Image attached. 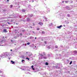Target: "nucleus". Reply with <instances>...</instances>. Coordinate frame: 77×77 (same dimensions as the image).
I'll use <instances>...</instances> for the list:
<instances>
[{
  "instance_id": "nucleus-42",
  "label": "nucleus",
  "mask_w": 77,
  "mask_h": 77,
  "mask_svg": "<svg viewBox=\"0 0 77 77\" xmlns=\"http://www.w3.org/2000/svg\"><path fill=\"white\" fill-rule=\"evenodd\" d=\"M33 45V44L32 45Z\"/></svg>"
},
{
  "instance_id": "nucleus-41",
  "label": "nucleus",
  "mask_w": 77,
  "mask_h": 77,
  "mask_svg": "<svg viewBox=\"0 0 77 77\" xmlns=\"http://www.w3.org/2000/svg\"><path fill=\"white\" fill-rule=\"evenodd\" d=\"M24 45V44H23V45Z\"/></svg>"
},
{
  "instance_id": "nucleus-20",
  "label": "nucleus",
  "mask_w": 77,
  "mask_h": 77,
  "mask_svg": "<svg viewBox=\"0 0 77 77\" xmlns=\"http://www.w3.org/2000/svg\"><path fill=\"white\" fill-rule=\"evenodd\" d=\"M27 21H30V19H29V18H28L27 19Z\"/></svg>"
},
{
  "instance_id": "nucleus-31",
  "label": "nucleus",
  "mask_w": 77,
  "mask_h": 77,
  "mask_svg": "<svg viewBox=\"0 0 77 77\" xmlns=\"http://www.w3.org/2000/svg\"><path fill=\"white\" fill-rule=\"evenodd\" d=\"M53 26V23H51L50 26Z\"/></svg>"
},
{
  "instance_id": "nucleus-14",
  "label": "nucleus",
  "mask_w": 77,
  "mask_h": 77,
  "mask_svg": "<svg viewBox=\"0 0 77 77\" xmlns=\"http://www.w3.org/2000/svg\"><path fill=\"white\" fill-rule=\"evenodd\" d=\"M25 61V60H22V62H23V63H24V61Z\"/></svg>"
},
{
  "instance_id": "nucleus-15",
  "label": "nucleus",
  "mask_w": 77,
  "mask_h": 77,
  "mask_svg": "<svg viewBox=\"0 0 77 77\" xmlns=\"http://www.w3.org/2000/svg\"><path fill=\"white\" fill-rule=\"evenodd\" d=\"M58 48V46L57 45L55 46V48Z\"/></svg>"
},
{
  "instance_id": "nucleus-17",
  "label": "nucleus",
  "mask_w": 77,
  "mask_h": 77,
  "mask_svg": "<svg viewBox=\"0 0 77 77\" xmlns=\"http://www.w3.org/2000/svg\"><path fill=\"white\" fill-rule=\"evenodd\" d=\"M29 15L30 16V17H33V15L32 14Z\"/></svg>"
},
{
  "instance_id": "nucleus-26",
  "label": "nucleus",
  "mask_w": 77,
  "mask_h": 77,
  "mask_svg": "<svg viewBox=\"0 0 77 77\" xmlns=\"http://www.w3.org/2000/svg\"><path fill=\"white\" fill-rule=\"evenodd\" d=\"M72 61H70V63H69V64L70 65H71V64L72 63Z\"/></svg>"
},
{
  "instance_id": "nucleus-1",
  "label": "nucleus",
  "mask_w": 77,
  "mask_h": 77,
  "mask_svg": "<svg viewBox=\"0 0 77 77\" xmlns=\"http://www.w3.org/2000/svg\"><path fill=\"white\" fill-rule=\"evenodd\" d=\"M9 55H10V52H5L2 54L1 56V57L2 58H4V57H7Z\"/></svg>"
},
{
  "instance_id": "nucleus-24",
  "label": "nucleus",
  "mask_w": 77,
  "mask_h": 77,
  "mask_svg": "<svg viewBox=\"0 0 77 77\" xmlns=\"http://www.w3.org/2000/svg\"><path fill=\"white\" fill-rule=\"evenodd\" d=\"M45 44H47V41H45Z\"/></svg>"
},
{
  "instance_id": "nucleus-25",
  "label": "nucleus",
  "mask_w": 77,
  "mask_h": 77,
  "mask_svg": "<svg viewBox=\"0 0 77 77\" xmlns=\"http://www.w3.org/2000/svg\"><path fill=\"white\" fill-rule=\"evenodd\" d=\"M27 45H30V43L28 42L27 43Z\"/></svg>"
},
{
  "instance_id": "nucleus-40",
  "label": "nucleus",
  "mask_w": 77,
  "mask_h": 77,
  "mask_svg": "<svg viewBox=\"0 0 77 77\" xmlns=\"http://www.w3.org/2000/svg\"><path fill=\"white\" fill-rule=\"evenodd\" d=\"M35 39H36V37H35Z\"/></svg>"
},
{
  "instance_id": "nucleus-38",
  "label": "nucleus",
  "mask_w": 77,
  "mask_h": 77,
  "mask_svg": "<svg viewBox=\"0 0 77 77\" xmlns=\"http://www.w3.org/2000/svg\"><path fill=\"white\" fill-rule=\"evenodd\" d=\"M33 26H35V24H33Z\"/></svg>"
},
{
  "instance_id": "nucleus-7",
  "label": "nucleus",
  "mask_w": 77,
  "mask_h": 77,
  "mask_svg": "<svg viewBox=\"0 0 77 77\" xmlns=\"http://www.w3.org/2000/svg\"><path fill=\"white\" fill-rule=\"evenodd\" d=\"M3 42H4V41H3V40H0V43H1V44L3 43Z\"/></svg>"
},
{
  "instance_id": "nucleus-48",
  "label": "nucleus",
  "mask_w": 77,
  "mask_h": 77,
  "mask_svg": "<svg viewBox=\"0 0 77 77\" xmlns=\"http://www.w3.org/2000/svg\"><path fill=\"white\" fill-rule=\"evenodd\" d=\"M7 1H9V0H7Z\"/></svg>"
},
{
  "instance_id": "nucleus-35",
  "label": "nucleus",
  "mask_w": 77,
  "mask_h": 77,
  "mask_svg": "<svg viewBox=\"0 0 77 77\" xmlns=\"http://www.w3.org/2000/svg\"><path fill=\"white\" fill-rule=\"evenodd\" d=\"M8 24H10V23H9V22H8Z\"/></svg>"
},
{
  "instance_id": "nucleus-50",
  "label": "nucleus",
  "mask_w": 77,
  "mask_h": 77,
  "mask_svg": "<svg viewBox=\"0 0 77 77\" xmlns=\"http://www.w3.org/2000/svg\"><path fill=\"white\" fill-rule=\"evenodd\" d=\"M0 46H1V45H0Z\"/></svg>"
},
{
  "instance_id": "nucleus-28",
  "label": "nucleus",
  "mask_w": 77,
  "mask_h": 77,
  "mask_svg": "<svg viewBox=\"0 0 77 77\" xmlns=\"http://www.w3.org/2000/svg\"><path fill=\"white\" fill-rule=\"evenodd\" d=\"M12 6H13L12 5H11L10 6L11 8H12Z\"/></svg>"
},
{
  "instance_id": "nucleus-21",
  "label": "nucleus",
  "mask_w": 77,
  "mask_h": 77,
  "mask_svg": "<svg viewBox=\"0 0 77 77\" xmlns=\"http://www.w3.org/2000/svg\"><path fill=\"white\" fill-rule=\"evenodd\" d=\"M68 2H69V1H65V3H68Z\"/></svg>"
},
{
  "instance_id": "nucleus-32",
  "label": "nucleus",
  "mask_w": 77,
  "mask_h": 77,
  "mask_svg": "<svg viewBox=\"0 0 77 77\" xmlns=\"http://www.w3.org/2000/svg\"><path fill=\"white\" fill-rule=\"evenodd\" d=\"M37 30H39V28H37Z\"/></svg>"
},
{
  "instance_id": "nucleus-5",
  "label": "nucleus",
  "mask_w": 77,
  "mask_h": 77,
  "mask_svg": "<svg viewBox=\"0 0 77 77\" xmlns=\"http://www.w3.org/2000/svg\"><path fill=\"white\" fill-rule=\"evenodd\" d=\"M62 27V25H60V26H57V28H58V29H60V28H61V27Z\"/></svg>"
},
{
  "instance_id": "nucleus-6",
  "label": "nucleus",
  "mask_w": 77,
  "mask_h": 77,
  "mask_svg": "<svg viewBox=\"0 0 77 77\" xmlns=\"http://www.w3.org/2000/svg\"><path fill=\"white\" fill-rule=\"evenodd\" d=\"M7 30V29H3V32H4V33H6V32H7V31H6Z\"/></svg>"
},
{
  "instance_id": "nucleus-22",
  "label": "nucleus",
  "mask_w": 77,
  "mask_h": 77,
  "mask_svg": "<svg viewBox=\"0 0 77 77\" xmlns=\"http://www.w3.org/2000/svg\"><path fill=\"white\" fill-rule=\"evenodd\" d=\"M66 8L68 9L69 10H70V8H69V7H66Z\"/></svg>"
},
{
  "instance_id": "nucleus-51",
  "label": "nucleus",
  "mask_w": 77,
  "mask_h": 77,
  "mask_svg": "<svg viewBox=\"0 0 77 77\" xmlns=\"http://www.w3.org/2000/svg\"><path fill=\"white\" fill-rule=\"evenodd\" d=\"M9 59H10V58H9Z\"/></svg>"
},
{
  "instance_id": "nucleus-46",
  "label": "nucleus",
  "mask_w": 77,
  "mask_h": 77,
  "mask_svg": "<svg viewBox=\"0 0 77 77\" xmlns=\"http://www.w3.org/2000/svg\"><path fill=\"white\" fill-rule=\"evenodd\" d=\"M4 38V37H3V38Z\"/></svg>"
},
{
  "instance_id": "nucleus-34",
  "label": "nucleus",
  "mask_w": 77,
  "mask_h": 77,
  "mask_svg": "<svg viewBox=\"0 0 77 77\" xmlns=\"http://www.w3.org/2000/svg\"><path fill=\"white\" fill-rule=\"evenodd\" d=\"M27 45V44H25V46H26V45Z\"/></svg>"
},
{
  "instance_id": "nucleus-16",
  "label": "nucleus",
  "mask_w": 77,
  "mask_h": 77,
  "mask_svg": "<svg viewBox=\"0 0 77 77\" xmlns=\"http://www.w3.org/2000/svg\"><path fill=\"white\" fill-rule=\"evenodd\" d=\"M45 65H48V63L46 62L45 63Z\"/></svg>"
},
{
  "instance_id": "nucleus-9",
  "label": "nucleus",
  "mask_w": 77,
  "mask_h": 77,
  "mask_svg": "<svg viewBox=\"0 0 77 77\" xmlns=\"http://www.w3.org/2000/svg\"><path fill=\"white\" fill-rule=\"evenodd\" d=\"M31 68H32L33 70H35V69L34 68H33V66L32 65L31 66Z\"/></svg>"
},
{
  "instance_id": "nucleus-39",
  "label": "nucleus",
  "mask_w": 77,
  "mask_h": 77,
  "mask_svg": "<svg viewBox=\"0 0 77 77\" xmlns=\"http://www.w3.org/2000/svg\"><path fill=\"white\" fill-rule=\"evenodd\" d=\"M68 23H69V22H68L67 23V24H68Z\"/></svg>"
},
{
  "instance_id": "nucleus-52",
  "label": "nucleus",
  "mask_w": 77,
  "mask_h": 77,
  "mask_svg": "<svg viewBox=\"0 0 77 77\" xmlns=\"http://www.w3.org/2000/svg\"><path fill=\"white\" fill-rule=\"evenodd\" d=\"M56 68H57V67H56Z\"/></svg>"
},
{
  "instance_id": "nucleus-49",
  "label": "nucleus",
  "mask_w": 77,
  "mask_h": 77,
  "mask_svg": "<svg viewBox=\"0 0 77 77\" xmlns=\"http://www.w3.org/2000/svg\"><path fill=\"white\" fill-rule=\"evenodd\" d=\"M33 32V33H34V32Z\"/></svg>"
},
{
  "instance_id": "nucleus-37",
  "label": "nucleus",
  "mask_w": 77,
  "mask_h": 77,
  "mask_svg": "<svg viewBox=\"0 0 77 77\" xmlns=\"http://www.w3.org/2000/svg\"><path fill=\"white\" fill-rule=\"evenodd\" d=\"M10 51H12V49H11V50H10Z\"/></svg>"
},
{
  "instance_id": "nucleus-43",
  "label": "nucleus",
  "mask_w": 77,
  "mask_h": 77,
  "mask_svg": "<svg viewBox=\"0 0 77 77\" xmlns=\"http://www.w3.org/2000/svg\"><path fill=\"white\" fill-rule=\"evenodd\" d=\"M51 48L50 47L49 48Z\"/></svg>"
},
{
  "instance_id": "nucleus-29",
  "label": "nucleus",
  "mask_w": 77,
  "mask_h": 77,
  "mask_svg": "<svg viewBox=\"0 0 77 77\" xmlns=\"http://www.w3.org/2000/svg\"><path fill=\"white\" fill-rule=\"evenodd\" d=\"M34 2V1H33V0H32V1H31V2H32V3H33V2Z\"/></svg>"
},
{
  "instance_id": "nucleus-10",
  "label": "nucleus",
  "mask_w": 77,
  "mask_h": 77,
  "mask_svg": "<svg viewBox=\"0 0 77 77\" xmlns=\"http://www.w3.org/2000/svg\"><path fill=\"white\" fill-rule=\"evenodd\" d=\"M67 16L68 17H71V16H70L69 14H67Z\"/></svg>"
},
{
  "instance_id": "nucleus-11",
  "label": "nucleus",
  "mask_w": 77,
  "mask_h": 77,
  "mask_svg": "<svg viewBox=\"0 0 77 77\" xmlns=\"http://www.w3.org/2000/svg\"><path fill=\"white\" fill-rule=\"evenodd\" d=\"M33 38H34L33 37H30V38L31 39H33Z\"/></svg>"
},
{
  "instance_id": "nucleus-18",
  "label": "nucleus",
  "mask_w": 77,
  "mask_h": 77,
  "mask_svg": "<svg viewBox=\"0 0 77 77\" xmlns=\"http://www.w3.org/2000/svg\"><path fill=\"white\" fill-rule=\"evenodd\" d=\"M74 53H77V51H74Z\"/></svg>"
},
{
  "instance_id": "nucleus-44",
  "label": "nucleus",
  "mask_w": 77,
  "mask_h": 77,
  "mask_svg": "<svg viewBox=\"0 0 77 77\" xmlns=\"http://www.w3.org/2000/svg\"><path fill=\"white\" fill-rule=\"evenodd\" d=\"M11 42H12V40H11Z\"/></svg>"
},
{
  "instance_id": "nucleus-23",
  "label": "nucleus",
  "mask_w": 77,
  "mask_h": 77,
  "mask_svg": "<svg viewBox=\"0 0 77 77\" xmlns=\"http://www.w3.org/2000/svg\"><path fill=\"white\" fill-rule=\"evenodd\" d=\"M22 11L23 12H25V11H25V10L23 9V10H22Z\"/></svg>"
},
{
  "instance_id": "nucleus-3",
  "label": "nucleus",
  "mask_w": 77,
  "mask_h": 77,
  "mask_svg": "<svg viewBox=\"0 0 77 77\" xmlns=\"http://www.w3.org/2000/svg\"><path fill=\"white\" fill-rule=\"evenodd\" d=\"M26 54L27 55V57H31V56H32L33 55V54H32V53L30 52H26Z\"/></svg>"
},
{
  "instance_id": "nucleus-45",
  "label": "nucleus",
  "mask_w": 77,
  "mask_h": 77,
  "mask_svg": "<svg viewBox=\"0 0 77 77\" xmlns=\"http://www.w3.org/2000/svg\"><path fill=\"white\" fill-rule=\"evenodd\" d=\"M1 72V71H0V72Z\"/></svg>"
},
{
  "instance_id": "nucleus-33",
  "label": "nucleus",
  "mask_w": 77,
  "mask_h": 77,
  "mask_svg": "<svg viewBox=\"0 0 77 77\" xmlns=\"http://www.w3.org/2000/svg\"><path fill=\"white\" fill-rule=\"evenodd\" d=\"M64 2H65V1H63L62 2V3H64Z\"/></svg>"
},
{
  "instance_id": "nucleus-19",
  "label": "nucleus",
  "mask_w": 77,
  "mask_h": 77,
  "mask_svg": "<svg viewBox=\"0 0 77 77\" xmlns=\"http://www.w3.org/2000/svg\"><path fill=\"white\" fill-rule=\"evenodd\" d=\"M42 33L43 34H45V32L44 31H42Z\"/></svg>"
},
{
  "instance_id": "nucleus-12",
  "label": "nucleus",
  "mask_w": 77,
  "mask_h": 77,
  "mask_svg": "<svg viewBox=\"0 0 77 77\" xmlns=\"http://www.w3.org/2000/svg\"><path fill=\"white\" fill-rule=\"evenodd\" d=\"M34 48V49H35V50H37V49L38 48L36 46H35V48Z\"/></svg>"
},
{
  "instance_id": "nucleus-47",
  "label": "nucleus",
  "mask_w": 77,
  "mask_h": 77,
  "mask_svg": "<svg viewBox=\"0 0 77 77\" xmlns=\"http://www.w3.org/2000/svg\"><path fill=\"white\" fill-rule=\"evenodd\" d=\"M1 59V58H0V60Z\"/></svg>"
},
{
  "instance_id": "nucleus-30",
  "label": "nucleus",
  "mask_w": 77,
  "mask_h": 77,
  "mask_svg": "<svg viewBox=\"0 0 77 77\" xmlns=\"http://www.w3.org/2000/svg\"><path fill=\"white\" fill-rule=\"evenodd\" d=\"M26 59H28V60H29V58H28V57L26 58Z\"/></svg>"
},
{
  "instance_id": "nucleus-2",
  "label": "nucleus",
  "mask_w": 77,
  "mask_h": 77,
  "mask_svg": "<svg viewBox=\"0 0 77 77\" xmlns=\"http://www.w3.org/2000/svg\"><path fill=\"white\" fill-rule=\"evenodd\" d=\"M43 55H42V54H40V53L39 54V59L40 60V59H42V58L44 59H47V57L45 55V53H43Z\"/></svg>"
},
{
  "instance_id": "nucleus-8",
  "label": "nucleus",
  "mask_w": 77,
  "mask_h": 77,
  "mask_svg": "<svg viewBox=\"0 0 77 77\" xmlns=\"http://www.w3.org/2000/svg\"><path fill=\"white\" fill-rule=\"evenodd\" d=\"M44 19H45V21H47V18L45 17H43Z\"/></svg>"
},
{
  "instance_id": "nucleus-13",
  "label": "nucleus",
  "mask_w": 77,
  "mask_h": 77,
  "mask_svg": "<svg viewBox=\"0 0 77 77\" xmlns=\"http://www.w3.org/2000/svg\"><path fill=\"white\" fill-rule=\"evenodd\" d=\"M11 62L12 63V64H14V63H15V62H14V61H11Z\"/></svg>"
},
{
  "instance_id": "nucleus-36",
  "label": "nucleus",
  "mask_w": 77,
  "mask_h": 77,
  "mask_svg": "<svg viewBox=\"0 0 77 77\" xmlns=\"http://www.w3.org/2000/svg\"><path fill=\"white\" fill-rule=\"evenodd\" d=\"M50 54L48 55V57H50Z\"/></svg>"
},
{
  "instance_id": "nucleus-4",
  "label": "nucleus",
  "mask_w": 77,
  "mask_h": 77,
  "mask_svg": "<svg viewBox=\"0 0 77 77\" xmlns=\"http://www.w3.org/2000/svg\"><path fill=\"white\" fill-rule=\"evenodd\" d=\"M39 24L41 25V26H42L43 25V23L42 22H40L38 23Z\"/></svg>"
},
{
  "instance_id": "nucleus-27",
  "label": "nucleus",
  "mask_w": 77,
  "mask_h": 77,
  "mask_svg": "<svg viewBox=\"0 0 77 77\" xmlns=\"http://www.w3.org/2000/svg\"><path fill=\"white\" fill-rule=\"evenodd\" d=\"M52 49H54V47H53L52 48Z\"/></svg>"
}]
</instances>
